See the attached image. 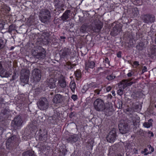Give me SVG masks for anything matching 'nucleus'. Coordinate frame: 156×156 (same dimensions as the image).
Here are the masks:
<instances>
[{
	"label": "nucleus",
	"instance_id": "obj_1",
	"mask_svg": "<svg viewBox=\"0 0 156 156\" xmlns=\"http://www.w3.org/2000/svg\"><path fill=\"white\" fill-rule=\"evenodd\" d=\"M30 73V71L27 69H22L21 70L20 80L23 86L28 82Z\"/></svg>",
	"mask_w": 156,
	"mask_h": 156
},
{
	"label": "nucleus",
	"instance_id": "obj_2",
	"mask_svg": "<svg viewBox=\"0 0 156 156\" xmlns=\"http://www.w3.org/2000/svg\"><path fill=\"white\" fill-rule=\"evenodd\" d=\"M39 14V18L42 23H45L51 19V13L48 9H45L41 10Z\"/></svg>",
	"mask_w": 156,
	"mask_h": 156
},
{
	"label": "nucleus",
	"instance_id": "obj_3",
	"mask_svg": "<svg viewBox=\"0 0 156 156\" xmlns=\"http://www.w3.org/2000/svg\"><path fill=\"white\" fill-rule=\"evenodd\" d=\"M119 132L122 134L128 133L130 129V126L127 122L124 120H120L118 125Z\"/></svg>",
	"mask_w": 156,
	"mask_h": 156
},
{
	"label": "nucleus",
	"instance_id": "obj_4",
	"mask_svg": "<svg viewBox=\"0 0 156 156\" xmlns=\"http://www.w3.org/2000/svg\"><path fill=\"white\" fill-rule=\"evenodd\" d=\"M37 105L40 110H45L49 107V102L45 97H41L37 102Z\"/></svg>",
	"mask_w": 156,
	"mask_h": 156
},
{
	"label": "nucleus",
	"instance_id": "obj_5",
	"mask_svg": "<svg viewBox=\"0 0 156 156\" xmlns=\"http://www.w3.org/2000/svg\"><path fill=\"white\" fill-rule=\"evenodd\" d=\"M105 105L104 101L101 98L97 99L94 102V109L98 112H104Z\"/></svg>",
	"mask_w": 156,
	"mask_h": 156
},
{
	"label": "nucleus",
	"instance_id": "obj_6",
	"mask_svg": "<svg viewBox=\"0 0 156 156\" xmlns=\"http://www.w3.org/2000/svg\"><path fill=\"white\" fill-rule=\"evenodd\" d=\"M116 130L115 128H113L109 131L106 138L107 141L110 143H113L117 137Z\"/></svg>",
	"mask_w": 156,
	"mask_h": 156
},
{
	"label": "nucleus",
	"instance_id": "obj_7",
	"mask_svg": "<svg viewBox=\"0 0 156 156\" xmlns=\"http://www.w3.org/2000/svg\"><path fill=\"white\" fill-rule=\"evenodd\" d=\"M3 108L0 113V119H1V118L2 117L3 118L2 120H4L11 116L12 111L9 109L8 107H6Z\"/></svg>",
	"mask_w": 156,
	"mask_h": 156
},
{
	"label": "nucleus",
	"instance_id": "obj_8",
	"mask_svg": "<svg viewBox=\"0 0 156 156\" xmlns=\"http://www.w3.org/2000/svg\"><path fill=\"white\" fill-rule=\"evenodd\" d=\"M23 122V121L21 116H17L14 118L13 120H12L11 125L14 129H16L21 126Z\"/></svg>",
	"mask_w": 156,
	"mask_h": 156
},
{
	"label": "nucleus",
	"instance_id": "obj_9",
	"mask_svg": "<svg viewBox=\"0 0 156 156\" xmlns=\"http://www.w3.org/2000/svg\"><path fill=\"white\" fill-rule=\"evenodd\" d=\"M141 17L143 22L146 23H153L155 20L154 16L150 14L142 15Z\"/></svg>",
	"mask_w": 156,
	"mask_h": 156
},
{
	"label": "nucleus",
	"instance_id": "obj_10",
	"mask_svg": "<svg viewBox=\"0 0 156 156\" xmlns=\"http://www.w3.org/2000/svg\"><path fill=\"white\" fill-rule=\"evenodd\" d=\"M16 137L15 135L12 136L6 141V145L7 149H10L11 148L15 146V145Z\"/></svg>",
	"mask_w": 156,
	"mask_h": 156
},
{
	"label": "nucleus",
	"instance_id": "obj_11",
	"mask_svg": "<svg viewBox=\"0 0 156 156\" xmlns=\"http://www.w3.org/2000/svg\"><path fill=\"white\" fill-rule=\"evenodd\" d=\"M41 71L39 69H34L32 71V75L35 81L38 82L41 79Z\"/></svg>",
	"mask_w": 156,
	"mask_h": 156
},
{
	"label": "nucleus",
	"instance_id": "obj_12",
	"mask_svg": "<svg viewBox=\"0 0 156 156\" xmlns=\"http://www.w3.org/2000/svg\"><path fill=\"white\" fill-rule=\"evenodd\" d=\"M65 97L59 94H56L53 99V102L55 104L62 103L65 101Z\"/></svg>",
	"mask_w": 156,
	"mask_h": 156
},
{
	"label": "nucleus",
	"instance_id": "obj_13",
	"mask_svg": "<svg viewBox=\"0 0 156 156\" xmlns=\"http://www.w3.org/2000/svg\"><path fill=\"white\" fill-rule=\"evenodd\" d=\"M57 79L53 78H48L47 80L46 85L50 89H53L55 88L56 86V82Z\"/></svg>",
	"mask_w": 156,
	"mask_h": 156
},
{
	"label": "nucleus",
	"instance_id": "obj_14",
	"mask_svg": "<svg viewBox=\"0 0 156 156\" xmlns=\"http://www.w3.org/2000/svg\"><path fill=\"white\" fill-rule=\"evenodd\" d=\"M79 138L77 135L73 134L70 135L66 138V141L68 143H70L73 144L76 142L78 140Z\"/></svg>",
	"mask_w": 156,
	"mask_h": 156
},
{
	"label": "nucleus",
	"instance_id": "obj_15",
	"mask_svg": "<svg viewBox=\"0 0 156 156\" xmlns=\"http://www.w3.org/2000/svg\"><path fill=\"white\" fill-rule=\"evenodd\" d=\"M37 138L40 141L43 142L46 141L47 139V134L46 132L44 131H42L40 129L39 133L38 134Z\"/></svg>",
	"mask_w": 156,
	"mask_h": 156
},
{
	"label": "nucleus",
	"instance_id": "obj_16",
	"mask_svg": "<svg viewBox=\"0 0 156 156\" xmlns=\"http://www.w3.org/2000/svg\"><path fill=\"white\" fill-rule=\"evenodd\" d=\"M121 30V27L118 24L116 25L113 28L110 32V34L113 36H115L119 33Z\"/></svg>",
	"mask_w": 156,
	"mask_h": 156
},
{
	"label": "nucleus",
	"instance_id": "obj_17",
	"mask_svg": "<svg viewBox=\"0 0 156 156\" xmlns=\"http://www.w3.org/2000/svg\"><path fill=\"white\" fill-rule=\"evenodd\" d=\"M71 53L70 50L66 48L61 50L59 51L60 55L62 58H64L67 55H70Z\"/></svg>",
	"mask_w": 156,
	"mask_h": 156
},
{
	"label": "nucleus",
	"instance_id": "obj_18",
	"mask_svg": "<svg viewBox=\"0 0 156 156\" xmlns=\"http://www.w3.org/2000/svg\"><path fill=\"white\" fill-rule=\"evenodd\" d=\"M102 27V23L99 22L95 23V26L92 27V30L94 32L98 33L100 31Z\"/></svg>",
	"mask_w": 156,
	"mask_h": 156
},
{
	"label": "nucleus",
	"instance_id": "obj_19",
	"mask_svg": "<svg viewBox=\"0 0 156 156\" xmlns=\"http://www.w3.org/2000/svg\"><path fill=\"white\" fill-rule=\"evenodd\" d=\"M70 13L71 11L70 10H66L60 17L62 20L63 22L67 21V20L69 18V14Z\"/></svg>",
	"mask_w": 156,
	"mask_h": 156
},
{
	"label": "nucleus",
	"instance_id": "obj_20",
	"mask_svg": "<svg viewBox=\"0 0 156 156\" xmlns=\"http://www.w3.org/2000/svg\"><path fill=\"white\" fill-rule=\"evenodd\" d=\"M104 108V112H111L112 110L113 109L112 104L109 102L105 103Z\"/></svg>",
	"mask_w": 156,
	"mask_h": 156
},
{
	"label": "nucleus",
	"instance_id": "obj_21",
	"mask_svg": "<svg viewBox=\"0 0 156 156\" xmlns=\"http://www.w3.org/2000/svg\"><path fill=\"white\" fill-rule=\"evenodd\" d=\"M10 74L6 69H0V76L2 77H7Z\"/></svg>",
	"mask_w": 156,
	"mask_h": 156
},
{
	"label": "nucleus",
	"instance_id": "obj_22",
	"mask_svg": "<svg viewBox=\"0 0 156 156\" xmlns=\"http://www.w3.org/2000/svg\"><path fill=\"white\" fill-rule=\"evenodd\" d=\"M54 4L56 8L61 9L64 6V4L62 3L60 0H54Z\"/></svg>",
	"mask_w": 156,
	"mask_h": 156
},
{
	"label": "nucleus",
	"instance_id": "obj_23",
	"mask_svg": "<svg viewBox=\"0 0 156 156\" xmlns=\"http://www.w3.org/2000/svg\"><path fill=\"white\" fill-rule=\"evenodd\" d=\"M46 52L45 51L43 48L41 51L39 52L37 58L39 59L44 58L45 57Z\"/></svg>",
	"mask_w": 156,
	"mask_h": 156
},
{
	"label": "nucleus",
	"instance_id": "obj_24",
	"mask_svg": "<svg viewBox=\"0 0 156 156\" xmlns=\"http://www.w3.org/2000/svg\"><path fill=\"white\" fill-rule=\"evenodd\" d=\"M58 83L60 86L62 88H65L66 86V81L63 77L59 79Z\"/></svg>",
	"mask_w": 156,
	"mask_h": 156
},
{
	"label": "nucleus",
	"instance_id": "obj_25",
	"mask_svg": "<svg viewBox=\"0 0 156 156\" xmlns=\"http://www.w3.org/2000/svg\"><path fill=\"white\" fill-rule=\"evenodd\" d=\"M22 156H36L34 151L32 150H28L23 152Z\"/></svg>",
	"mask_w": 156,
	"mask_h": 156
},
{
	"label": "nucleus",
	"instance_id": "obj_26",
	"mask_svg": "<svg viewBox=\"0 0 156 156\" xmlns=\"http://www.w3.org/2000/svg\"><path fill=\"white\" fill-rule=\"evenodd\" d=\"M151 54H149V56L151 58H153L156 56V45L153 46L151 50Z\"/></svg>",
	"mask_w": 156,
	"mask_h": 156
},
{
	"label": "nucleus",
	"instance_id": "obj_27",
	"mask_svg": "<svg viewBox=\"0 0 156 156\" xmlns=\"http://www.w3.org/2000/svg\"><path fill=\"white\" fill-rule=\"evenodd\" d=\"M86 68H93L94 67L95 63L93 61H88L85 63Z\"/></svg>",
	"mask_w": 156,
	"mask_h": 156
},
{
	"label": "nucleus",
	"instance_id": "obj_28",
	"mask_svg": "<svg viewBox=\"0 0 156 156\" xmlns=\"http://www.w3.org/2000/svg\"><path fill=\"white\" fill-rule=\"evenodd\" d=\"M131 120L133 122V125L134 126L137 125V123L139 122V120L137 118H135L134 116H131L130 117ZM139 118V117H138Z\"/></svg>",
	"mask_w": 156,
	"mask_h": 156
},
{
	"label": "nucleus",
	"instance_id": "obj_29",
	"mask_svg": "<svg viewBox=\"0 0 156 156\" xmlns=\"http://www.w3.org/2000/svg\"><path fill=\"white\" fill-rule=\"evenodd\" d=\"M19 71L16 70V69H15L14 70V75L12 76V78L10 79L11 81L14 80L17 78L19 75Z\"/></svg>",
	"mask_w": 156,
	"mask_h": 156
},
{
	"label": "nucleus",
	"instance_id": "obj_30",
	"mask_svg": "<svg viewBox=\"0 0 156 156\" xmlns=\"http://www.w3.org/2000/svg\"><path fill=\"white\" fill-rule=\"evenodd\" d=\"M42 35L45 37H46L47 38L46 39L47 44H48L49 43L51 42L50 39L48 38L50 35V34L49 32H44L43 33Z\"/></svg>",
	"mask_w": 156,
	"mask_h": 156
},
{
	"label": "nucleus",
	"instance_id": "obj_31",
	"mask_svg": "<svg viewBox=\"0 0 156 156\" xmlns=\"http://www.w3.org/2000/svg\"><path fill=\"white\" fill-rule=\"evenodd\" d=\"M144 44L143 42H140L136 46V48L139 51L142 50L144 48Z\"/></svg>",
	"mask_w": 156,
	"mask_h": 156
},
{
	"label": "nucleus",
	"instance_id": "obj_32",
	"mask_svg": "<svg viewBox=\"0 0 156 156\" xmlns=\"http://www.w3.org/2000/svg\"><path fill=\"white\" fill-rule=\"evenodd\" d=\"M6 104V102L4 101V99L2 98H0V106L2 108H5V105Z\"/></svg>",
	"mask_w": 156,
	"mask_h": 156
},
{
	"label": "nucleus",
	"instance_id": "obj_33",
	"mask_svg": "<svg viewBox=\"0 0 156 156\" xmlns=\"http://www.w3.org/2000/svg\"><path fill=\"white\" fill-rule=\"evenodd\" d=\"M70 88L72 92H74L76 88V84L74 82H71L70 84Z\"/></svg>",
	"mask_w": 156,
	"mask_h": 156
},
{
	"label": "nucleus",
	"instance_id": "obj_34",
	"mask_svg": "<svg viewBox=\"0 0 156 156\" xmlns=\"http://www.w3.org/2000/svg\"><path fill=\"white\" fill-rule=\"evenodd\" d=\"M129 82H125L123 84L122 86V89H125L126 87H127L128 86H129L132 85L133 83V82H130L129 83H128Z\"/></svg>",
	"mask_w": 156,
	"mask_h": 156
},
{
	"label": "nucleus",
	"instance_id": "obj_35",
	"mask_svg": "<svg viewBox=\"0 0 156 156\" xmlns=\"http://www.w3.org/2000/svg\"><path fill=\"white\" fill-rule=\"evenodd\" d=\"M38 52L37 50L32 49L31 51L32 54L36 58H37Z\"/></svg>",
	"mask_w": 156,
	"mask_h": 156
},
{
	"label": "nucleus",
	"instance_id": "obj_36",
	"mask_svg": "<svg viewBox=\"0 0 156 156\" xmlns=\"http://www.w3.org/2000/svg\"><path fill=\"white\" fill-rule=\"evenodd\" d=\"M75 74L76 76L78 78H80L81 77V73L80 69H77L75 71Z\"/></svg>",
	"mask_w": 156,
	"mask_h": 156
},
{
	"label": "nucleus",
	"instance_id": "obj_37",
	"mask_svg": "<svg viewBox=\"0 0 156 156\" xmlns=\"http://www.w3.org/2000/svg\"><path fill=\"white\" fill-rule=\"evenodd\" d=\"M87 26L85 25H83L81 27L80 31L83 33H84L86 31Z\"/></svg>",
	"mask_w": 156,
	"mask_h": 156
},
{
	"label": "nucleus",
	"instance_id": "obj_38",
	"mask_svg": "<svg viewBox=\"0 0 156 156\" xmlns=\"http://www.w3.org/2000/svg\"><path fill=\"white\" fill-rule=\"evenodd\" d=\"M152 123L151 122H145L143 124V126L147 128H149L150 126H152Z\"/></svg>",
	"mask_w": 156,
	"mask_h": 156
},
{
	"label": "nucleus",
	"instance_id": "obj_39",
	"mask_svg": "<svg viewBox=\"0 0 156 156\" xmlns=\"http://www.w3.org/2000/svg\"><path fill=\"white\" fill-rule=\"evenodd\" d=\"M116 107L119 109H121L122 107V101H119L116 104Z\"/></svg>",
	"mask_w": 156,
	"mask_h": 156
},
{
	"label": "nucleus",
	"instance_id": "obj_40",
	"mask_svg": "<svg viewBox=\"0 0 156 156\" xmlns=\"http://www.w3.org/2000/svg\"><path fill=\"white\" fill-rule=\"evenodd\" d=\"M67 64L68 66V68H73L74 66H76V64H72L71 62H68L66 63Z\"/></svg>",
	"mask_w": 156,
	"mask_h": 156
},
{
	"label": "nucleus",
	"instance_id": "obj_41",
	"mask_svg": "<svg viewBox=\"0 0 156 156\" xmlns=\"http://www.w3.org/2000/svg\"><path fill=\"white\" fill-rule=\"evenodd\" d=\"M5 46V44L4 41L0 38V50L3 48Z\"/></svg>",
	"mask_w": 156,
	"mask_h": 156
},
{
	"label": "nucleus",
	"instance_id": "obj_42",
	"mask_svg": "<svg viewBox=\"0 0 156 156\" xmlns=\"http://www.w3.org/2000/svg\"><path fill=\"white\" fill-rule=\"evenodd\" d=\"M15 28V26L14 25L12 24L9 27L8 32L9 33L12 32V31L14 30Z\"/></svg>",
	"mask_w": 156,
	"mask_h": 156
},
{
	"label": "nucleus",
	"instance_id": "obj_43",
	"mask_svg": "<svg viewBox=\"0 0 156 156\" xmlns=\"http://www.w3.org/2000/svg\"><path fill=\"white\" fill-rule=\"evenodd\" d=\"M115 76H113L112 75H110L108 76L106 78V79L109 80H112L115 78Z\"/></svg>",
	"mask_w": 156,
	"mask_h": 156
},
{
	"label": "nucleus",
	"instance_id": "obj_44",
	"mask_svg": "<svg viewBox=\"0 0 156 156\" xmlns=\"http://www.w3.org/2000/svg\"><path fill=\"white\" fill-rule=\"evenodd\" d=\"M119 89L117 91V94L120 96H121L123 94V90L121 87H119Z\"/></svg>",
	"mask_w": 156,
	"mask_h": 156
},
{
	"label": "nucleus",
	"instance_id": "obj_45",
	"mask_svg": "<svg viewBox=\"0 0 156 156\" xmlns=\"http://www.w3.org/2000/svg\"><path fill=\"white\" fill-rule=\"evenodd\" d=\"M6 63H5L4 62H0V68H2L3 67L7 68L6 66Z\"/></svg>",
	"mask_w": 156,
	"mask_h": 156
},
{
	"label": "nucleus",
	"instance_id": "obj_46",
	"mask_svg": "<svg viewBox=\"0 0 156 156\" xmlns=\"http://www.w3.org/2000/svg\"><path fill=\"white\" fill-rule=\"evenodd\" d=\"M133 12L134 13V16H137L139 13V11L136 8L134 9Z\"/></svg>",
	"mask_w": 156,
	"mask_h": 156
},
{
	"label": "nucleus",
	"instance_id": "obj_47",
	"mask_svg": "<svg viewBox=\"0 0 156 156\" xmlns=\"http://www.w3.org/2000/svg\"><path fill=\"white\" fill-rule=\"evenodd\" d=\"M130 80H122V81H120L119 83V86L120 85H122L125 82H129Z\"/></svg>",
	"mask_w": 156,
	"mask_h": 156
},
{
	"label": "nucleus",
	"instance_id": "obj_48",
	"mask_svg": "<svg viewBox=\"0 0 156 156\" xmlns=\"http://www.w3.org/2000/svg\"><path fill=\"white\" fill-rule=\"evenodd\" d=\"M75 114L76 113L74 112H71L69 115V117L70 118H72L75 116Z\"/></svg>",
	"mask_w": 156,
	"mask_h": 156
},
{
	"label": "nucleus",
	"instance_id": "obj_49",
	"mask_svg": "<svg viewBox=\"0 0 156 156\" xmlns=\"http://www.w3.org/2000/svg\"><path fill=\"white\" fill-rule=\"evenodd\" d=\"M148 147L149 150H151V151L150 152V153H151L153 152L154 151V149L153 147H152L151 145H149L148 146Z\"/></svg>",
	"mask_w": 156,
	"mask_h": 156
},
{
	"label": "nucleus",
	"instance_id": "obj_50",
	"mask_svg": "<svg viewBox=\"0 0 156 156\" xmlns=\"http://www.w3.org/2000/svg\"><path fill=\"white\" fill-rule=\"evenodd\" d=\"M71 98L73 100L75 101L77 99V96L76 95L73 94Z\"/></svg>",
	"mask_w": 156,
	"mask_h": 156
},
{
	"label": "nucleus",
	"instance_id": "obj_51",
	"mask_svg": "<svg viewBox=\"0 0 156 156\" xmlns=\"http://www.w3.org/2000/svg\"><path fill=\"white\" fill-rule=\"evenodd\" d=\"M117 149V147L115 145H114L112 146L110 148V150H112L115 151V150H116Z\"/></svg>",
	"mask_w": 156,
	"mask_h": 156
},
{
	"label": "nucleus",
	"instance_id": "obj_52",
	"mask_svg": "<svg viewBox=\"0 0 156 156\" xmlns=\"http://www.w3.org/2000/svg\"><path fill=\"white\" fill-rule=\"evenodd\" d=\"M133 64L134 67H136L139 65V62L137 61L134 62L133 63Z\"/></svg>",
	"mask_w": 156,
	"mask_h": 156
},
{
	"label": "nucleus",
	"instance_id": "obj_53",
	"mask_svg": "<svg viewBox=\"0 0 156 156\" xmlns=\"http://www.w3.org/2000/svg\"><path fill=\"white\" fill-rule=\"evenodd\" d=\"M90 153L89 152H85L83 153L82 156H90Z\"/></svg>",
	"mask_w": 156,
	"mask_h": 156
},
{
	"label": "nucleus",
	"instance_id": "obj_54",
	"mask_svg": "<svg viewBox=\"0 0 156 156\" xmlns=\"http://www.w3.org/2000/svg\"><path fill=\"white\" fill-rule=\"evenodd\" d=\"M58 72L57 70H52V72L54 76H55L57 74Z\"/></svg>",
	"mask_w": 156,
	"mask_h": 156
},
{
	"label": "nucleus",
	"instance_id": "obj_55",
	"mask_svg": "<svg viewBox=\"0 0 156 156\" xmlns=\"http://www.w3.org/2000/svg\"><path fill=\"white\" fill-rule=\"evenodd\" d=\"M101 90L99 89H96L94 90V92L97 94H100V92L101 91Z\"/></svg>",
	"mask_w": 156,
	"mask_h": 156
},
{
	"label": "nucleus",
	"instance_id": "obj_56",
	"mask_svg": "<svg viewBox=\"0 0 156 156\" xmlns=\"http://www.w3.org/2000/svg\"><path fill=\"white\" fill-rule=\"evenodd\" d=\"M121 52L119 51L117 54V57L118 58L121 57Z\"/></svg>",
	"mask_w": 156,
	"mask_h": 156
},
{
	"label": "nucleus",
	"instance_id": "obj_57",
	"mask_svg": "<svg viewBox=\"0 0 156 156\" xmlns=\"http://www.w3.org/2000/svg\"><path fill=\"white\" fill-rule=\"evenodd\" d=\"M133 74V72H131L127 74V76L129 77H131Z\"/></svg>",
	"mask_w": 156,
	"mask_h": 156
},
{
	"label": "nucleus",
	"instance_id": "obj_58",
	"mask_svg": "<svg viewBox=\"0 0 156 156\" xmlns=\"http://www.w3.org/2000/svg\"><path fill=\"white\" fill-rule=\"evenodd\" d=\"M112 87L111 86H109L106 87V90L107 92H109L111 90Z\"/></svg>",
	"mask_w": 156,
	"mask_h": 156
},
{
	"label": "nucleus",
	"instance_id": "obj_59",
	"mask_svg": "<svg viewBox=\"0 0 156 156\" xmlns=\"http://www.w3.org/2000/svg\"><path fill=\"white\" fill-rule=\"evenodd\" d=\"M66 38V37H65L64 36H61L60 37V40H63V41L64 42L65 41V39Z\"/></svg>",
	"mask_w": 156,
	"mask_h": 156
},
{
	"label": "nucleus",
	"instance_id": "obj_60",
	"mask_svg": "<svg viewBox=\"0 0 156 156\" xmlns=\"http://www.w3.org/2000/svg\"><path fill=\"white\" fill-rule=\"evenodd\" d=\"M92 83H90V84H89V86H90L92 87H94V88L96 87H97V85L96 84H94L92 86Z\"/></svg>",
	"mask_w": 156,
	"mask_h": 156
},
{
	"label": "nucleus",
	"instance_id": "obj_61",
	"mask_svg": "<svg viewBox=\"0 0 156 156\" xmlns=\"http://www.w3.org/2000/svg\"><path fill=\"white\" fill-rule=\"evenodd\" d=\"M148 151V149L147 148H145L144 149V151H141V153L142 154H144L145 152H147Z\"/></svg>",
	"mask_w": 156,
	"mask_h": 156
},
{
	"label": "nucleus",
	"instance_id": "obj_62",
	"mask_svg": "<svg viewBox=\"0 0 156 156\" xmlns=\"http://www.w3.org/2000/svg\"><path fill=\"white\" fill-rule=\"evenodd\" d=\"M147 69H143L142 70V72L141 73V74H142L144 72L147 71Z\"/></svg>",
	"mask_w": 156,
	"mask_h": 156
},
{
	"label": "nucleus",
	"instance_id": "obj_63",
	"mask_svg": "<svg viewBox=\"0 0 156 156\" xmlns=\"http://www.w3.org/2000/svg\"><path fill=\"white\" fill-rule=\"evenodd\" d=\"M130 144L129 143H126L125 147H127V148H128V147L129 146Z\"/></svg>",
	"mask_w": 156,
	"mask_h": 156
},
{
	"label": "nucleus",
	"instance_id": "obj_64",
	"mask_svg": "<svg viewBox=\"0 0 156 156\" xmlns=\"http://www.w3.org/2000/svg\"><path fill=\"white\" fill-rule=\"evenodd\" d=\"M112 95H113V96H115V91H114V90H112Z\"/></svg>",
	"mask_w": 156,
	"mask_h": 156
}]
</instances>
